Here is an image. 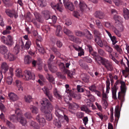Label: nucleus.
<instances>
[{"label":"nucleus","mask_w":129,"mask_h":129,"mask_svg":"<svg viewBox=\"0 0 129 129\" xmlns=\"http://www.w3.org/2000/svg\"><path fill=\"white\" fill-rule=\"evenodd\" d=\"M15 82L18 88V90L21 91H23V88L21 86L22 83L21 81L18 80H16Z\"/></svg>","instance_id":"nucleus-28"},{"label":"nucleus","mask_w":129,"mask_h":129,"mask_svg":"<svg viewBox=\"0 0 129 129\" xmlns=\"http://www.w3.org/2000/svg\"><path fill=\"white\" fill-rule=\"evenodd\" d=\"M29 123L30 125L33 128L39 129L40 128L38 124L34 121L31 120L29 122Z\"/></svg>","instance_id":"nucleus-22"},{"label":"nucleus","mask_w":129,"mask_h":129,"mask_svg":"<svg viewBox=\"0 0 129 129\" xmlns=\"http://www.w3.org/2000/svg\"><path fill=\"white\" fill-rule=\"evenodd\" d=\"M34 14L38 21L40 22L42 21L41 16L38 13L35 12L34 13Z\"/></svg>","instance_id":"nucleus-45"},{"label":"nucleus","mask_w":129,"mask_h":129,"mask_svg":"<svg viewBox=\"0 0 129 129\" xmlns=\"http://www.w3.org/2000/svg\"><path fill=\"white\" fill-rule=\"evenodd\" d=\"M94 15L96 18L99 19H104L105 17V14L103 12L100 11H96L94 13Z\"/></svg>","instance_id":"nucleus-10"},{"label":"nucleus","mask_w":129,"mask_h":129,"mask_svg":"<svg viewBox=\"0 0 129 129\" xmlns=\"http://www.w3.org/2000/svg\"><path fill=\"white\" fill-rule=\"evenodd\" d=\"M61 26L58 25L57 26V29L56 31V34L57 36L60 37L62 35V31H61Z\"/></svg>","instance_id":"nucleus-35"},{"label":"nucleus","mask_w":129,"mask_h":129,"mask_svg":"<svg viewBox=\"0 0 129 129\" xmlns=\"http://www.w3.org/2000/svg\"><path fill=\"white\" fill-rule=\"evenodd\" d=\"M120 112L119 111V108L118 106H116L115 110V120L117 119H118L120 116Z\"/></svg>","instance_id":"nucleus-30"},{"label":"nucleus","mask_w":129,"mask_h":129,"mask_svg":"<svg viewBox=\"0 0 129 129\" xmlns=\"http://www.w3.org/2000/svg\"><path fill=\"white\" fill-rule=\"evenodd\" d=\"M51 6L54 9H56L60 12L62 11V4L61 3L55 4L54 2H51Z\"/></svg>","instance_id":"nucleus-11"},{"label":"nucleus","mask_w":129,"mask_h":129,"mask_svg":"<svg viewBox=\"0 0 129 129\" xmlns=\"http://www.w3.org/2000/svg\"><path fill=\"white\" fill-rule=\"evenodd\" d=\"M14 107L16 109L15 110V113L18 115V117H19V121L20 123L23 125H25L27 122L26 119L22 116V113L21 111L18 108V107L17 105H15Z\"/></svg>","instance_id":"nucleus-3"},{"label":"nucleus","mask_w":129,"mask_h":129,"mask_svg":"<svg viewBox=\"0 0 129 129\" xmlns=\"http://www.w3.org/2000/svg\"><path fill=\"white\" fill-rule=\"evenodd\" d=\"M21 44V48L22 49H28L30 48V46L31 45V42L30 41H28L26 42L25 46H24V44L22 41H21L20 42Z\"/></svg>","instance_id":"nucleus-17"},{"label":"nucleus","mask_w":129,"mask_h":129,"mask_svg":"<svg viewBox=\"0 0 129 129\" xmlns=\"http://www.w3.org/2000/svg\"><path fill=\"white\" fill-rule=\"evenodd\" d=\"M93 33L95 35L94 37L95 38L98 37H99L101 35V33L96 29H94L93 31Z\"/></svg>","instance_id":"nucleus-51"},{"label":"nucleus","mask_w":129,"mask_h":129,"mask_svg":"<svg viewBox=\"0 0 129 129\" xmlns=\"http://www.w3.org/2000/svg\"><path fill=\"white\" fill-rule=\"evenodd\" d=\"M64 72L67 73L68 76H69L70 77H72L73 75L74 74V72L66 70Z\"/></svg>","instance_id":"nucleus-62"},{"label":"nucleus","mask_w":129,"mask_h":129,"mask_svg":"<svg viewBox=\"0 0 129 129\" xmlns=\"http://www.w3.org/2000/svg\"><path fill=\"white\" fill-rule=\"evenodd\" d=\"M13 69L10 68L9 70V73L8 74V77L7 78V83L9 85H11L12 83L13 78L12 76H13Z\"/></svg>","instance_id":"nucleus-6"},{"label":"nucleus","mask_w":129,"mask_h":129,"mask_svg":"<svg viewBox=\"0 0 129 129\" xmlns=\"http://www.w3.org/2000/svg\"><path fill=\"white\" fill-rule=\"evenodd\" d=\"M113 19L115 20L116 24L118 23V21L120 22V20H121V17L119 16L115 15Z\"/></svg>","instance_id":"nucleus-56"},{"label":"nucleus","mask_w":129,"mask_h":129,"mask_svg":"<svg viewBox=\"0 0 129 129\" xmlns=\"http://www.w3.org/2000/svg\"><path fill=\"white\" fill-rule=\"evenodd\" d=\"M64 33L68 36L73 34V32L68 29L65 28L63 29Z\"/></svg>","instance_id":"nucleus-50"},{"label":"nucleus","mask_w":129,"mask_h":129,"mask_svg":"<svg viewBox=\"0 0 129 129\" xmlns=\"http://www.w3.org/2000/svg\"><path fill=\"white\" fill-rule=\"evenodd\" d=\"M115 25V27L120 33V31H122L123 30V26L120 22L118 21V23L116 24Z\"/></svg>","instance_id":"nucleus-23"},{"label":"nucleus","mask_w":129,"mask_h":129,"mask_svg":"<svg viewBox=\"0 0 129 129\" xmlns=\"http://www.w3.org/2000/svg\"><path fill=\"white\" fill-rule=\"evenodd\" d=\"M60 119H54L53 122V124L58 128H60L61 126V124L59 120Z\"/></svg>","instance_id":"nucleus-43"},{"label":"nucleus","mask_w":129,"mask_h":129,"mask_svg":"<svg viewBox=\"0 0 129 129\" xmlns=\"http://www.w3.org/2000/svg\"><path fill=\"white\" fill-rule=\"evenodd\" d=\"M9 68V66L6 62H4L2 63L1 65L2 72L4 73L6 72L8 70Z\"/></svg>","instance_id":"nucleus-21"},{"label":"nucleus","mask_w":129,"mask_h":129,"mask_svg":"<svg viewBox=\"0 0 129 129\" xmlns=\"http://www.w3.org/2000/svg\"><path fill=\"white\" fill-rule=\"evenodd\" d=\"M107 100H102L101 103L103 107L104 108H106L107 106Z\"/></svg>","instance_id":"nucleus-64"},{"label":"nucleus","mask_w":129,"mask_h":129,"mask_svg":"<svg viewBox=\"0 0 129 129\" xmlns=\"http://www.w3.org/2000/svg\"><path fill=\"white\" fill-rule=\"evenodd\" d=\"M115 49L118 53L121 54L122 52V49L119 46L117 45H114L112 46Z\"/></svg>","instance_id":"nucleus-44"},{"label":"nucleus","mask_w":129,"mask_h":129,"mask_svg":"<svg viewBox=\"0 0 129 129\" xmlns=\"http://www.w3.org/2000/svg\"><path fill=\"white\" fill-rule=\"evenodd\" d=\"M17 114V117H16L15 115H13L9 117V119L10 120L13 122H16L17 121H19V117H18V115Z\"/></svg>","instance_id":"nucleus-41"},{"label":"nucleus","mask_w":129,"mask_h":129,"mask_svg":"<svg viewBox=\"0 0 129 129\" xmlns=\"http://www.w3.org/2000/svg\"><path fill=\"white\" fill-rule=\"evenodd\" d=\"M123 16L125 19H129V10L126 8L123 9Z\"/></svg>","instance_id":"nucleus-27"},{"label":"nucleus","mask_w":129,"mask_h":129,"mask_svg":"<svg viewBox=\"0 0 129 129\" xmlns=\"http://www.w3.org/2000/svg\"><path fill=\"white\" fill-rule=\"evenodd\" d=\"M64 6L66 8H68L71 11H73L74 9V6L71 2H70Z\"/></svg>","instance_id":"nucleus-40"},{"label":"nucleus","mask_w":129,"mask_h":129,"mask_svg":"<svg viewBox=\"0 0 129 129\" xmlns=\"http://www.w3.org/2000/svg\"><path fill=\"white\" fill-rule=\"evenodd\" d=\"M42 106L40 109L41 111L46 114L45 117L48 121H50L52 119L50 111L53 109V106L49 101L46 98H44L40 102Z\"/></svg>","instance_id":"nucleus-1"},{"label":"nucleus","mask_w":129,"mask_h":129,"mask_svg":"<svg viewBox=\"0 0 129 129\" xmlns=\"http://www.w3.org/2000/svg\"><path fill=\"white\" fill-rule=\"evenodd\" d=\"M30 110L32 113L34 114H36L39 112L38 108L33 106H31L30 108Z\"/></svg>","instance_id":"nucleus-32"},{"label":"nucleus","mask_w":129,"mask_h":129,"mask_svg":"<svg viewBox=\"0 0 129 129\" xmlns=\"http://www.w3.org/2000/svg\"><path fill=\"white\" fill-rule=\"evenodd\" d=\"M36 119L41 126H43L45 125V120L42 115H38L36 117Z\"/></svg>","instance_id":"nucleus-8"},{"label":"nucleus","mask_w":129,"mask_h":129,"mask_svg":"<svg viewBox=\"0 0 129 129\" xmlns=\"http://www.w3.org/2000/svg\"><path fill=\"white\" fill-rule=\"evenodd\" d=\"M38 5L41 7L45 6L47 5L46 1L45 0H39L37 2Z\"/></svg>","instance_id":"nucleus-38"},{"label":"nucleus","mask_w":129,"mask_h":129,"mask_svg":"<svg viewBox=\"0 0 129 129\" xmlns=\"http://www.w3.org/2000/svg\"><path fill=\"white\" fill-rule=\"evenodd\" d=\"M95 40L97 44L100 47H103V43L100 39V37H98L95 38Z\"/></svg>","instance_id":"nucleus-39"},{"label":"nucleus","mask_w":129,"mask_h":129,"mask_svg":"<svg viewBox=\"0 0 129 129\" xmlns=\"http://www.w3.org/2000/svg\"><path fill=\"white\" fill-rule=\"evenodd\" d=\"M19 46L17 44L13 49V51L15 53L17 54L19 52Z\"/></svg>","instance_id":"nucleus-60"},{"label":"nucleus","mask_w":129,"mask_h":129,"mask_svg":"<svg viewBox=\"0 0 129 129\" xmlns=\"http://www.w3.org/2000/svg\"><path fill=\"white\" fill-rule=\"evenodd\" d=\"M95 60L98 64L104 66L108 71H111L113 70L111 63L108 59L99 56L96 57Z\"/></svg>","instance_id":"nucleus-2"},{"label":"nucleus","mask_w":129,"mask_h":129,"mask_svg":"<svg viewBox=\"0 0 129 129\" xmlns=\"http://www.w3.org/2000/svg\"><path fill=\"white\" fill-rule=\"evenodd\" d=\"M81 110V111H84L86 113H91V111L85 106L83 105L80 108Z\"/></svg>","instance_id":"nucleus-47"},{"label":"nucleus","mask_w":129,"mask_h":129,"mask_svg":"<svg viewBox=\"0 0 129 129\" xmlns=\"http://www.w3.org/2000/svg\"><path fill=\"white\" fill-rule=\"evenodd\" d=\"M6 123L7 125L10 128L14 129L15 126L14 125L11 123L8 120H6Z\"/></svg>","instance_id":"nucleus-55"},{"label":"nucleus","mask_w":129,"mask_h":129,"mask_svg":"<svg viewBox=\"0 0 129 129\" xmlns=\"http://www.w3.org/2000/svg\"><path fill=\"white\" fill-rule=\"evenodd\" d=\"M105 26L107 28L112 29L115 34L118 37L121 36V33L116 29V28L113 26L110 23L108 22H104Z\"/></svg>","instance_id":"nucleus-4"},{"label":"nucleus","mask_w":129,"mask_h":129,"mask_svg":"<svg viewBox=\"0 0 129 129\" xmlns=\"http://www.w3.org/2000/svg\"><path fill=\"white\" fill-rule=\"evenodd\" d=\"M0 52L4 55V56L8 52L7 47L5 45L1 46L0 48Z\"/></svg>","instance_id":"nucleus-20"},{"label":"nucleus","mask_w":129,"mask_h":129,"mask_svg":"<svg viewBox=\"0 0 129 129\" xmlns=\"http://www.w3.org/2000/svg\"><path fill=\"white\" fill-rule=\"evenodd\" d=\"M24 61L25 64H28L31 62V58L29 55H26L24 58Z\"/></svg>","instance_id":"nucleus-37"},{"label":"nucleus","mask_w":129,"mask_h":129,"mask_svg":"<svg viewBox=\"0 0 129 129\" xmlns=\"http://www.w3.org/2000/svg\"><path fill=\"white\" fill-rule=\"evenodd\" d=\"M10 99L12 101L14 102L18 100L19 98L18 96L15 93L11 92L8 94Z\"/></svg>","instance_id":"nucleus-16"},{"label":"nucleus","mask_w":129,"mask_h":129,"mask_svg":"<svg viewBox=\"0 0 129 129\" xmlns=\"http://www.w3.org/2000/svg\"><path fill=\"white\" fill-rule=\"evenodd\" d=\"M113 1L115 5L117 6L120 5H122L125 6L126 4L123 2L121 0H113Z\"/></svg>","instance_id":"nucleus-33"},{"label":"nucleus","mask_w":129,"mask_h":129,"mask_svg":"<svg viewBox=\"0 0 129 129\" xmlns=\"http://www.w3.org/2000/svg\"><path fill=\"white\" fill-rule=\"evenodd\" d=\"M42 90L50 100L51 101L53 99V97L51 93L50 92L48 88L47 87H44V88H42Z\"/></svg>","instance_id":"nucleus-13"},{"label":"nucleus","mask_w":129,"mask_h":129,"mask_svg":"<svg viewBox=\"0 0 129 129\" xmlns=\"http://www.w3.org/2000/svg\"><path fill=\"white\" fill-rule=\"evenodd\" d=\"M54 95L56 98L59 99H60L62 98V96L61 95L60 93L57 91L56 88H55L53 90Z\"/></svg>","instance_id":"nucleus-24"},{"label":"nucleus","mask_w":129,"mask_h":129,"mask_svg":"<svg viewBox=\"0 0 129 129\" xmlns=\"http://www.w3.org/2000/svg\"><path fill=\"white\" fill-rule=\"evenodd\" d=\"M71 96H72L76 99H80L81 98V95L78 93L74 94L73 93L72 95Z\"/></svg>","instance_id":"nucleus-54"},{"label":"nucleus","mask_w":129,"mask_h":129,"mask_svg":"<svg viewBox=\"0 0 129 129\" xmlns=\"http://www.w3.org/2000/svg\"><path fill=\"white\" fill-rule=\"evenodd\" d=\"M16 76L19 78H22L23 77V75L22 73V70L20 69H18L16 70L15 72Z\"/></svg>","instance_id":"nucleus-26"},{"label":"nucleus","mask_w":129,"mask_h":129,"mask_svg":"<svg viewBox=\"0 0 129 129\" xmlns=\"http://www.w3.org/2000/svg\"><path fill=\"white\" fill-rule=\"evenodd\" d=\"M42 29L43 30L45 31L46 33L50 30V28L47 25H43L42 27Z\"/></svg>","instance_id":"nucleus-58"},{"label":"nucleus","mask_w":129,"mask_h":129,"mask_svg":"<svg viewBox=\"0 0 129 129\" xmlns=\"http://www.w3.org/2000/svg\"><path fill=\"white\" fill-rule=\"evenodd\" d=\"M11 14L12 15V17L14 16L15 18H17L18 16L17 12L14 10H11Z\"/></svg>","instance_id":"nucleus-59"},{"label":"nucleus","mask_w":129,"mask_h":129,"mask_svg":"<svg viewBox=\"0 0 129 129\" xmlns=\"http://www.w3.org/2000/svg\"><path fill=\"white\" fill-rule=\"evenodd\" d=\"M87 35L86 37L89 39H91L93 38V36L92 34L90 33L89 31L87 30L86 32Z\"/></svg>","instance_id":"nucleus-61"},{"label":"nucleus","mask_w":129,"mask_h":129,"mask_svg":"<svg viewBox=\"0 0 129 129\" xmlns=\"http://www.w3.org/2000/svg\"><path fill=\"white\" fill-rule=\"evenodd\" d=\"M36 44L37 46V49L40 53H44L45 52V51L43 48L37 42H36Z\"/></svg>","instance_id":"nucleus-46"},{"label":"nucleus","mask_w":129,"mask_h":129,"mask_svg":"<svg viewBox=\"0 0 129 129\" xmlns=\"http://www.w3.org/2000/svg\"><path fill=\"white\" fill-rule=\"evenodd\" d=\"M46 78L49 81L53 83H55V79L53 76L47 73L46 75Z\"/></svg>","instance_id":"nucleus-31"},{"label":"nucleus","mask_w":129,"mask_h":129,"mask_svg":"<svg viewBox=\"0 0 129 129\" xmlns=\"http://www.w3.org/2000/svg\"><path fill=\"white\" fill-rule=\"evenodd\" d=\"M48 67L50 71L52 72H54L57 70V68L56 66H54L49 62L48 64Z\"/></svg>","instance_id":"nucleus-34"},{"label":"nucleus","mask_w":129,"mask_h":129,"mask_svg":"<svg viewBox=\"0 0 129 129\" xmlns=\"http://www.w3.org/2000/svg\"><path fill=\"white\" fill-rule=\"evenodd\" d=\"M69 39L71 41L77 43L79 39L78 38H76L74 36L71 35H70L69 36Z\"/></svg>","instance_id":"nucleus-48"},{"label":"nucleus","mask_w":129,"mask_h":129,"mask_svg":"<svg viewBox=\"0 0 129 129\" xmlns=\"http://www.w3.org/2000/svg\"><path fill=\"white\" fill-rule=\"evenodd\" d=\"M75 35L78 36L82 37L84 36L85 34L84 33L79 30H76L75 32Z\"/></svg>","instance_id":"nucleus-52"},{"label":"nucleus","mask_w":129,"mask_h":129,"mask_svg":"<svg viewBox=\"0 0 129 129\" xmlns=\"http://www.w3.org/2000/svg\"><path fill=\"white\" fill-rule=\"evenodd\" d=\"M35 75L29 71L25 70L24 72L22 79L25 80H29L34 78Z\"/></svg>","instance_id":"nucleus-5"},{"label":"nucleus","mask_w":129,"mask_h":129,"mask_svg":"<svg viewBox=\"0 0 129 129\" xmlns=\"http://www.w3.org/2000/svg\"><path fill=\"white\" fill-rule=\"evenodd\" d=\"M79 7L82 11H84L87 9L90 10L91 9V8L87 6L85 3L83 1H80Z\"/></svg>","instance_id":"nucleus-9"},{"label":"nucleus","mask_w":129,"mask_h":129,"mask_svg":"<svg viewBox=\"0 0 129 129\" xmlns=\"http://www.w3.org/2000/svg\"><path fill=\"white\" fill-rule=\"evenodd\" d=\"M63 114V111L58 107L56 108L55 114L58 119H60L62 117V114Z\"/></svg>","instance_id":"nucleus-12"},{"label":"nucleus","mask_w":129,"mask_h":129,"mask_svg":"<svg viewBox=\"0 0 129 129\" xmlns=\"http://www.w3.org/2000/svg\"><path fill=\"white\" fill-rule=\"evenodd\" d=\"M79 107L78 105L76 103H73V104H70L69 105V110L72 113L75 114V112L74 111L72 110V109L75 110V109H77Z\"/></svg>","instance_id":"nucleus-14"},{"label":"nucleus","mask_w":129,"mask_h":129,"mask_svg":"<svg viewBox=\"0 0 129 129\" xmlns=\"http://www.w3.org/2000/svg\"><path fill=\"white\" fill-rule=\"evenodd\" d=\"M58 65L60 69L63 72H64L67 70L66 69L64 64L63 63L60 62Z\"/></svg>","instance_id":"nucleus-53"},{"label":"nucleus","mask_w":129,"mask_h":129,"mask_svg":"<svg viewBox=\"0 0 129 129\" xmlns=\"http://www.w3.org/2000/svg\"><path fill=\"white\" fill-rule=\"evenodd\" d=\"M6 38V45L9 46H11L13 44V38L10 35H8Z\"/></svg>","instance_id":"nucleus-18"},{"label":"nucleus","mask_w":129,"mask_h":129,"mask_svg":"<svg viewBox=\"0 0 129 129\" xmlns=\"http://www.w3.org/2000/svg\"><path fill=\"white\" fill-rule=\"evenodd\" d=\"M95 22L98 28L100 29L101 31H103V27L99 19H97L95 20Z\"/></svg>","instance_id":"nucleus-29"},{"label":"nucleus","mask_w":129,"mask_h":129,"mask_svg":"<svg viewBox=\"0 0 129 129\" xmlns=\"http://www.w3.org/2000/svg\"><path fill=\"white\" fill-rule=\"evenodd\" d=\"M120 83L121 84L120 86L121 91H126V88L125 82L121 80V81H120Z\"/></svg>","instance_id":"nucleus-42"},{"label":"nucleus","mask_w":129,"mask_h":129,"mask_svg":"<svg viewBox=\"0 0 129 129\" xmlns=\"http://www.w3.org/2000/svg\"><path fill=\"white\" fill-rule=\"evenodd\" d=\"M96 114L97 115V117L100 118L101 120H103L104 118V116L103 114L102 113L98 112L96 113Z\"/></svg>","instance_id":"nucleus-63"},{"label":"nucleus","mask_w":129,"mask_h":129,"mask_svg":"<svg viewBox=\"0 0 129 129\" xmlns=\"http://www.w3.org/2000/svg\"><path fill=\"white\" fill-rule=\"evenodd\" d=\"M117 89L118 88L115 85L114 86L111 88L112 98L115 99H117L116 92Z\"/></svg>","instance_id":"nucleus-25"},{"label":"nucleus","mask_w":129,"mask_h":129,"mask_svg":"<svg viewBox=\"0 0 129 129\" xmlns=\"http://www.w3.org/2000/svg\"><path fill=\"white\" fill-rule=\"evenodd\" d=\"M106 50L109 53H111L113 51V49L108 45L107 43H106L104 44Z\"/></svg>","instance_id":"nucleus-36"},{"label":"nucleus","mask_w":129,"mask_h":129,"mask_svg":"<svg viewBox=\"0 0 129 129\" xmlns=\"http://www.w3.org/2000/svg\"><path fill=\"white\" fill-rule=\"evenodd\" d=\"M45 18L47 20V22L50 23H55L57 20V17L56 16L53 15L51 17L49 14H47L45 16Z\"/></svg>","instance_id":"nucleus-7"},{"label":"nucleus","mask_w":129,"mask_h":129,"mask_svg":"<svg viewBox=\"0 0 129 129\" xmlns=\"http://www.w3.org/2000/svg\"><path fill=\"white\" fill-rule=\"evenodd\" d=\"M122 73L124 75L128 76L129 75V68L127 67L126 68L125 70H122Z\"/></svg>","instance_id":"nucleus-57"},{"label":"nucleus","mask_w":129,"mask_h":129,"mask_svg":"<svg viewBox=\"0 0 129 129\" xmlns=\"http://www.w3.org/2000/svg\"><path fill=\"white\" fill-rule=\"evenodd\" d=\"M126 91H121V92H119L118 93V98L121 102H123L124 101V96Z\"/></svg>","instance_id":"nucleus-19"},{"label":"nucleus","mask_w":129,"mask_h":129,"mask_svg":"<svg viewBox=\"0 0 129 129\" xmlns=\"http://www.w3.org/2000/svg\"><path fill=\"white\" fill-rule=\"evenodd\" d=\"M6 59H8L10 61H13L16 59V57L11 53L8 52L4 56Z\"/></svg>","instance_id":"nucleus-15"},{"label":"nucleus","mask_w":129,"mask_h":129,"mask_svg":"<svg viewBox=\"0 0 129 129\" xmlns=\"http://www.w3.org/2000/svg\"><path fill=\"white\" fill-rule=\"evenodd\" d=\"M24 98L25 102L27 103H30L32 101V98L30 95H25Z\"/></svg>","instance_id":"nucleus-49"}]
</instances>
